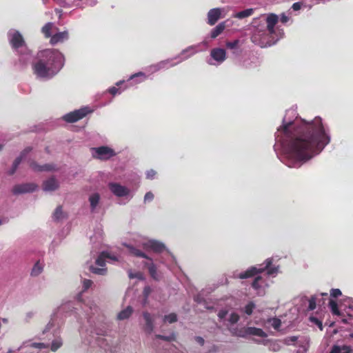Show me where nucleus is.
I'll return each mask as SVG.
<instances>
[{"label":"nucleus","instance_id":"nucleus-1","mask_svg":"<svg viewBox=\"0 0 353 353\" xmlns=\"http://www.w3.org/2000/svg\"><path fill=\"white\" fill-rule=\"evenodd\" d=\"M283 135L290 168L299 167L319 154L330 143V137L326 134L320 117L311 122L300 121L283 123L278 129Z\"/></svg>","mask_w":353,"mask_h":353},{"label":"nucleus","instance_id":"nucleus-2","mask_svg":"<svg viewBox=\"0 0 353 353\" xmlns=\"http://www.w3.org/2000/svg\"><path fill=\"white\" fill-rule=\"evenodd\" d=\"M63 66V57L55 49H45L37 52L32 63L33 73L39 78L50 79Z\"/></svg>","mask_w":353,"mask_h":353},{"label":"nucleus","instance_id":"nucleus-3","mask_svg":"<svg viewBox=\"0 0 353 353\" xmlns=\"http://www.w3.org/2000/svg\"><path fill=\"white\" fill-rule=\"evenodd\" d=\"M265 265L264 267L257 268L256 266H252L248 268L246 271L240 273L239 275V278L244 279L247 278L253 277L260 273L263 272L265 270H267V274L268 275H272L277 272L278 270L276 268L271 267L272 264V259H267L265 261Z\"/></svg>","mask_w":353,"mask_h":353},{"label":"nucleus","instance_id":"nucleus-4","mask_svg":"<svg viewBox=\"0 0 353 353\" xmlns=\"http://www.w3.org/2000/svg\"><path fill=\"white\" fill-rule=\"evenodd\" d=\"M273 34H270L267 29H256L252 37L251 41L254 44L259 46L261 48L267 47L271 45L270 41V36Z\"/></svg>","mask_w":353,"mask_h":353},{"label":"nucleus","instance_id":"nucleus-5","mask_svg":"<svg viewBox=\"0 0 353 353\" xmlns=\"http://www.w3.org/2000/svg\"><path fill=\"white\" fill-rule=\"evenodd\" d=\"M8 39L10 46L15 50L18 51L20 48L26 46L22 34L18 30H10L8 32Z\"/></svg>","mask_w":353,"mask_h":353},{"label":"nucleus","instance_id":"nucleus-6","mask_svg":"<svg viewBox=\"0 0 353 353\" xmlns=\"http://www.w3.org/2000/svg\"><path fill=\"white\" fill-rule=\"evenodd\" d=\"M90 111L87 108L74 110L63 116V120L68 123H74L85 117Z\"/></svg>","mask_w":353,"mask_h":353},{"label":"nucleus","instance_id":"nucleus-7","mask_svg":"<svg viewBox=\"0 0 353 353\" xmlns=\"http://www.w3.org/2000/svg\"><path fill=\"white\" fill-rule=\"evenodd\" d=\"M92 150L95 152V154L93 157L101 160H108L116 155L115 152L108 146L94 148Z\"/></svg>","mask_w":353,"mask_h":353},{"label":"nucleus","instance_id":"nucleus-8","mask_svg":"<svg viewBox=\"0 0 353 353\" xmlns=\"http://www.w3.org/2000/svg\"><path fill=\"white\" fill-rule=\"evenodd\" d=\"M37 185L33 183L19 184L14 186L12 192L14 194L32 192L37 189Z\"/></svg>","mask_w":353,"mask_h":353},{"label":"nucleus","instance_id":"nucleus-9","mask_svg":"<svg viewBox=\"0 0 353 353\" xmlns=\"http://www.w3.org/2000/svg\"><path fill=\"white\" fill-rule=\"evenodd\" d=\"M108 186L111 192L119 197L127 196L130 193L128 188L117 183H110Z\"/></svg>","mask_w":353,"mask_h":353},{"label":"nucleus","instance_id":"nucleus-10","mask_svg":"<svg viewBox=\"0 0 353 353\" xmlns=\"http://www.w3.org/2000/svg\"><path fill=\"white\" fill-rule=\"evenodd\" d=\"M222 10L219 8H212L208 12V23L214 26L221 17Z\"/></svg>","mask_w":353,"mask_h":353},{"label":"nucleus","instance_id":"nucleus-11","mask_svg":"<svg viewBox=\"0 0 353 353\" xmlns=\"http://www.w3.org/2000/svg\"><path fill=\"white\" fill-rule=\"evenodd\" d=\"M278 21L279 17L276 14L271 13L267 16L265 19V22L267 24L266 29L270 34H274L275 33L274 27L276 24L278 23Z\"/></svg>","mask_w":353,"mask_h":353},{"label":"nucleus","instance_id":"nucleus-12","mask_svg":"<svg viewBox=\"0 0 353 353\" xmlns=\"http://www.w3.org/2000/svg\"><path fill=\"white\" fill-rule=\"evenodd\" d=\"M31 150L32 148L30 147H28L21 152V155L14 160L12 168L8 171L9 175H12L14 174L19 165L21 163L22 159Z\"/></svg>","mask_w":353,"mask_h":353},{"label":"nucleus","instance_id":"nucleus-13","mask_svg":"<svg viewBox=\"0 0 353 353\" xmlns=\"http://www.w3.org/2000/svg\"><path fill=\"white\" fill-rule=\"evenodd\" d=\"M143 265L148 268L149 274L153 279L156 281L159 279V276L157 274V267L153 263L152 258H150V259H148L147 261L143 262Z\"/></svg>","mask_w":353,"mask_h":353},{"label":"nucleus","instance_id":"nucleus-14","mask_svg":"<svg viewBox=\"0 0 353 353\" xmlns=\"http://www.w3.org/2000/svg\"><path fill=\"white\" fill-rule=\"evenodd\" d=\"M211 57L216 61L222 63L226 59V52L223 48H214L210 52Z\"/></svg>","mask_w":353,"mask_h":353},{"label":"nucleus","instance_id":"nucleus-15","mask_svg":"<svg viewBox=\"0 0 353 353\" xmlns=\"http://www.w3.org/2000/svg\"><path fill=\"white\" fill-rule=\"evenodd\" d=\"M30 167L35 172L52 171L55 170V167L52 164L39 165L35 161L30 163Z\"/></svg>","mask_w":353,"mask_h":353},{"label":"nucleus","instance_id":"nucleus-16","mask_svg":"<svg viewBox=\"0 0 353 353\" xmlns=\"http://www.w3.org/2000/svg\"><path fill=\"white\" fill-rule=\"evenodd\" d=\"M68 31L56 33L51 37L50 43L54 46L58 43L63 42L68 39Z\"/></svg>","mask_w":353,"mask_h":353},{"label":"nucleus","instance_id":"nucleus-17","mask_svg":"<svg viewBox=\"0 0 353 353\" xmlns=\"http://www.w3.org/2000/svg\"><path fill=\"white\" fill-rule=\"evenodd\" d=\"M59 188V183L54 177L46 180L43 183V190L44 191H54Z\"/></svg>","mask_w":353,"mask_h":353},{"label":"nucleus","instance_id":"nucleus-18","mask_svg":"<svg viewBox=\"0 0 353 353\" xmlns=\"http://www.w3.org/2000/svg\"><path fill=\"white\" fill-rule=\"evenodd\" d=\"M145 246L157 253H161L165 248L164 244L157 241H150Z\"/></svg>","mask_w":353,"mask_h":353},{"label":"nucleus","instance_id":"nucleus-19","mask_svg":"<svg viewBox=\"0 0 353 353\" xmlns=\"http://www.w3.org/2000/svg\"><path fill=\"white\" fill-rule=\"evenodd\" d=\"M227 25L226 21H223L219 23L214 28H213L211 31L210 37L212 39L216 38L219 35H220L223 30L225 29Z\"/></svg>","mask_w":353,"mask_h":353},{"label":"nucleus","instance_id":"nucleus-20","mask_svg":"<svg viewBox=\"0 0 353 353\" xmlns=\"http://www.w3.org/2000/svg\"><path fill=\"white\" fill-rule=\"evenodd\" d=\"M105 259H112L114 260L116 259L115 257H112L109 253L103 252L97 259L96 264L101 267H104L105 265Z\"/></svg>","mask_w":353,"mask_h":353},{"label":"nucleus","instance_id":"nucleus-21","mask_svg":"<svg viewBox=\"0 0 353 353\" xmlns=\"http://www.w3.org/2000/svg\"><path fill=\"white\" fill-rule=\"evenodd\" d=\"M143 316L144 318V320L145 321V327L146 330L149 332H152L154 329V324H153V320L152 319V316L148 312H144L143 313Z\"/></svg>","mask_w":353,"mask_h":353},{"label":"nucleus","instance_id":"nucleus-22","mask_svg":"<svg viewBox=\"0 0 353 353\" xmlns=\"http://www.w3.org/2000/svg\"><path fill=\"white\" fill-rule=\"evenodd\" d=\"M133 309L131 306H128L125 309L121 310L117 316L119 320H125L128 319L132 314Z\"/></svg>","mask_w":353,"mask_h":353},{"label":"nucleus","instance_id":"nucleus-23","mask_svg":"<svg viewBox=\"0 0 353 353\" xmlns=\"http://www.w3.org/2000/svg\"><path fill=\"white\" fill-rule=\"evenodd\" d=\"M253 13H254V10L252 8H248V9H245L244 10H242V11L235 13L233 15V17L234 18L241 19H244V18L251 16Z\"/></svg>","mask_w":353,"mask_h":353},{"label":"nucleus","instance_id":"nucleus-24","mask_svg":"<svg viewBox=\"0 0 353 353\" xmlns=\"http://www.w3.org/2000/svg\"><path fill=\"white\" fill-rule=\"evenodd\" d=\"M128 248H129V250H130V252L131 254H132L135 256L146 259L147 260L150 259V257H149L147 254H145L141 250H140L136 248H134L132 246H128Z\"/></svg>","mask_w":353,"mask_h":353},{"label":"nucleus","instance_id":"nucleus-25","mask_svg":"<svg viewBox=\"0 0 353 353\" xmlns=\"http://www.w3.org/2000/svg\"><path fill=\"white\" fill-rule=\"evenodd\" d=\"M53 28V23L51 22H48L46 23L41 28V32L43 34L46 38H51L52 36L51 34V31Z\"/></svg>","mask_w":353,"mask_h":353},{"label":"nucleus","instance_id":"nucleus-26","mask_svg":"<svg viewBox=\"0 0 353 353\" xmlns=\"http://www.w3.org/2000/svg\"><path fill=\"white\" fill-rule=\"evenodd\" d=\"M351 349L349 346L334 345L330 353H350Z\"/></svg>","mask_w":353,"mask_h":353},{"label":"nucleus","instance_id":"nucleus-27","mask_svg":"<svg viewBox=\"0 0 353 353\" xmlns=\"http://www.w3.org/2000/svg\"><path fill=\"white\" fill-rule=\"evenodd\" d=\"M247 332L249 334L254 335V336H260V337H265V336H266V334L261 328L248 327Z\"/></svg>","mask_w":353,"mask_h":353},{"label":"nucleus","instance_id":"nucleus-28","mask_svg":"<svg viewBox=\"0 0 353 353\" xmlns=\"http://www.w3.org/2000/svg\"><path fill=\"white\" fill-rule=\"evenodd\" d=\"M265 283L264 279L261 276H256L254 281L252 283V287L256 290H259L261 288L263 284Z\"/></svg>","mask_w":353,"mask_h":353},{"label":"nucleus","instance_id":"nucleus-29","mask_svg":"<svg viewBox=\"0 0 353 353\" xmlns=\"http://www.w3.org/2000/svg\"><path fill=\"white\" fill-rule=\"evenodd\" d=\"M100 196L98 193L93 194L89 198L90 202V206L92 210L97 207L99 202Z\"/></svg>","mask_w":353,"mask_h":353},{"label":"nucleus","instance_id":"nucleus-30","mask_svg":"<svg viewBox=\"0 0 353 353\" xmlns=\"http://www.w3.org/2000/svg\"><path fill=\"white\" fill-rule=\"evenodd\" d=\"M64 213L62 210V207L61 205L58 206L53 214V219L55 221H60L63 219H64Z\"/></svg>","mask_w":353,"mask_h":353},{"label":"nucleus","instance_id":"nucleus-31","mask_svg":"<svg viewBox=\"0 0 353 353\" xmlns=\"http://www.w3.org/2000/svg\"><path fill=\"white\" fill-rule=\"evenodd\" d=\"M172 61V59H166L161 61L159 62L157 64L152 66L154 68V71H158L161 69L165 68L168 67V64L170 63V62Z\"/></svg>","mask_w":353,"mask_h":353},{"label":"nucleus","instance_id":"nucleus-32","mask_svg":"<svg viewBox=\"0 0 353 353\" xmlns=\"http://www.w3.org/2000/svg\"><path fill=\"white\" fill-rule=\"evenodd\" d=\"M43 270V266L39 263V262H37L34 267L32 268L31 275L36 276H38L39 274L41 273Z\"/></svg>","mask_w":353,"mask_h":353},{"label":"nucleus","instance_id":"nucleus-33","mask_svg":"<svg viewBox=\"0 0 353 353\" xmlns=\"http://www.w3.org/2000/svg\"><path fill=\"white\" fill-rule=\"evenodd\" d=\"M329 305L331 308V310H332V312L333 314L338 315V316L341 315V313L338 308L337 303L335 301L330 299L329 301Z\"/></svg>","mask_w":353,"mask_h":353},{"label":"nucleus","instance_id":"nucleus-34","mask_svg":"<svg viewBox=\"0 0 353 353\" xmlns=\"http://www.w3.org/2000/svg\"><path fill=\"white\" fill-rule=\"evenodd\" d=\"M155 337L157 339H161V340L168 341V342L174 341L176 340V336H175L174 333H172L170 336H163V335H161V334H157L155 336Z\"/></svg>","mask_w":353,"mask_h":353},{"label":"nucleus","instance_id":"nucleus-35","mask_svg":"<svg viewBox=\"0 0 353 353\" xmlns=\"http://www.w3.org/2000/svg\"><path fill=\"white\" fill-rule=\"evenodd\" d=\"M256 307V305L254 302H249L244 308V312L248 315H251L253 312L254 309Z\"/></svg>","mask_w":353,"mask_h":353},{"label":"nucleus","instance_id":"nucleus-36","mask_svg":"<svg viewBox=\"0 0 353 353\" xmlns=\"http://www.w3.org/2000/svg\"><path fill=\"white\" fill-rule=\"evenodd\" d=\"M163 321L165 322H168L169 323H175L177 321V316L175 313H170L164 316Z\"/></svg>","mask_w":353,"mask_h":353},{"label":"nucleus","instance_id":"nucleus-37","mask_svg":"<svg viewBox=\"0 0 353 353\" xmlns=\"http://www.w3.org/2000/svg\"><path fill=\"white\" fill-rule=\"evenodd\" d=\"M90 271L94 273V274H99V275H105L107 272V269L106 268H95V267H93V266H91L90 267Z\"/></svg>","mask_w":353,"mask_h":353},{"label":"nucleus","instance_id":"nucleus-38","mask_svg":"<svg viewBox=\"0 0 353 353\" xmlns=\"http://www.w3.org/2000/svg\"><path fill=\"white\" fill-rule=\"evenodd\" d=\"M268 322L270 323L271 325L275 329V330H278L281 325V321L278 318H272V319H270L268 320Z\"/></svg>","mask_w":353,"mask_h":353},{"label":"nucleus","instance_id":"nucleus-39","mask_svg":"<svg viewBox=\"0 0 353 353\" xmlns=\"http://www.w3.org/2000/svg\"><path fill=\"white\" fill-rule=\"evenodd\" d=\"M128 276L131 279L136 278V279H138L139 280H143L144 279L143 274L141 272H137L133 273L131 271H129L128 272Z\"/></svg>","mask_w":353,"mask_h":353},{"label":"nucleus","instance_id":"nucleus-40","mask_svg":"<svg viewBox=\"0 0 353 353\" xmlns=\"http://www.w3.org/2000/svg\"><path fill=\"white\" fill-rule=\"evenodd\" d=\"M62 345L61 340H54L51 344V350L56 352Z\"/></svg>","mask_w":353,"mask_h":353},{"label":"nucleus","instance_id":"nucleus-41","mask_svg":"<svg viewBox=\"0 0 353 353\" xmlns=\"http://www.w3.org/2000/svg\"><path fill=\"white\" fill-rule=\"evenodd\" d=\"M239 43V41L238 39H236L232 41L226 42L225 46L229 49H234L237 47Z\"/></svg>","mask_w":353,"mask_h":353},{"label":"nucleus","instance_id":"nucleus-42","mask_svg":"<svg viewBox=\"0 0 353 353\" xmlns=\"http://www.w3.org/2000/svg\"><path fill=\"white\" fill-rule=\"evenodd\" d=\"M239 320V316L238 314H236L235 312H232L230 314V318H229V321L232 324H234V323H237Z\"/></svg>","mask_w":353,"mask_h":353},{"label":"nucleus","instance_id":"nucleus-43","mask_svg":"<svg viewBox=\"0 0 353 353\" xmlns=\"http://www.w3.org/2000/svg\"><path fill=\"white\" fill-rule=\"evenodd\" d=\"M316 299L314 296H312L309 300V305H308V310H314L316 308Z\"/></svg>","mask_w":353,"mask_h":353},{"label":"nucleus","instance_id":"nucleus-44","mask_svg":"<svg viewBox=\"0 0 353 353\" xmlns=\"http://www.w3.org/2000/svg\"><path fill=\"white\" fill-rule=\"evenodd\" d=\"M93 282L92 280L90 279H84L83 281V291H86L88 290L92 285Z\"/></svg>","mask_w":353,"mask_h":353},{"label":"nucleus","instance_id":"nucleus-45","mask_svg":"<svg viewBox=\"0 0 353 353\" xmlns=\"http://www.w3.org/2000/svg\"><path fill=\"white\" fill-rule=\"evenodd\" d=\"M137 77H142V79L141 81H142L145 79L146 76H145V74L143 72H137V73H135V74H132L130 77L129 80H132V79H134V78H137Z\"/></svg>","mask_w":353,"mask_h":353},{"label":"nucleus","instance_id":"nucleus-46","mask_svg":"<svg viewBox=\"0 0 353 353\" xmlns=\"http://www.w3.org/2000/svg\"><path fill=\"white\" fill-rule=\"evenodd\" d=\"M30 347H34V348H38V349H44V348L48 347V345H46L43 343H32L30 345Z\"/></svg>","mask_w":353,"mask_h":353},{"label":"nucleus","instance_id":"nucleus-47","mask_svg":"<svg viewBox=\"0 0 353 353\" xmlns=\"http://www.w3.org/2000/svg\"><path fill=\"white\" fill-rule=\"evenodd\" d=\"M341 291L339 289H332L330 292L331 296L334 298H337L338 296L341 295Z\"/></svg>","mask_w":353,"mask_h":353},{"label":"nucleus","instance_id":"nucleus-48","mask_svg":"<svg viewBox=\"0 0 353 353\" xmlns=\"http://www.w3.org/2000/svg\"><path fill=\"white\" fill-rule=\"evenodd\" d=\"M152 292V289L150 286H145L144 288H143V297L145 298H148V296H150V294H151Z\"/></svg>","mask_w":353,"mask_h":353},{"label":"nucleus","instance_id":"nucleus-49","mask_svg":"<svg viewBox=\"0 0 353 353\" xmlns=\"http://www.w3.org/2000/svg\"><path fill=\"white\" fill-rule=\"evenodd\" d=\"M153 199H154V194L152 192H148L145 194V196H144L145 202L151 201Z\"/></svg>","mask_w":353,"mask_h":353},{"label":"nucleus","instance_id":"nucleus-50","mask_svg":"<svg viewBox=\"0 0 353 353\" xmlns=\"http://www.w3.org/2000/svg\"><path fill=\"white\" fill-rule=\"evenodd\" d=\"M303 5V3L302 2H295L292 4V8L294 10V11H297V10H299L301 8V6Z\"/></svg>","mask_w":353,"mask_h":353},{"label":"nucleus","instance_id":"nucleus-51","mask_svg":"<svg viewBox=\"0 0 353 353\" xmlns=\"http://www.w3.org/2000/svg\"><path fill=\"white\" fill-rule=\"evenodd\" d=\"M156 174H157V172L154 170H148L146 173V177H147V179H152L154 177Z\"/></svg>","mask_w":353,"mask_h":353},{"label":"nucleus","instance_id":"nucleus-52","mask_svg":"<svg viewBox=\"0 0 353 353\" xmlns=\"http://www.w3.org/2000/svg\"><path fill=\"white\" fill-rule=\"evenodd\" d=\"M194 340L201 346L205 343V340L201 336H195Z\"/></svg>","mask_w":353,"mask_h":353},{"label":"nucleus","instance_id":"nucleus-53","mask_svg":"<svg viewBox=\"0 0 353 353\" xmlns=\"http://www.w3.org/2000/svg\"><path fill=\"white\" fill-rule=\"evenodd\" d=\"M109 92L112 95H115L117 93H120L119 89L116 87H112L109 89Z\"/></svg>","mask_w":353,"mask_h":353},{"label":"nucleus","instance_id":"nucleus-54","mask_svg":"<svg viewBox=\"0 0 353 353\" xmlns=\"http://www.w3.org/2000/svg\"><path fill=\"white\" fill-rule=\"evenodd\" d=\"M311 321L314 322L316 325H318L320 330H323L322 323L319 320H318L316 318L312 317Z\"/></svg>","mask_w":353,"mask_h":353},{"label":"nucleus","instance_id":"nucleus-55","mask_svg":"<svg viewBox=\"0 0 353 353\" xmlns=\"http://www.w3.org/2000/svg\"><path fill=\"white\" fill-rule=\"evenodd\" d=\"M52 326H53V323L49 322L48 323V325H46V328L44 329V330L43 331V333L44 334V333L47 332L48 331H49Z\"/></svg>","mask_w":353,"mask_h":353},{"label":"nucleus","instance_id":"nucleus-56","mask_svg":"<svg viewBox=\"0 0 353 353\" xmlns=\"http://www.w3.org/2000/svg\"><path fill=\"white\" fill-rule=\"evenodd\" d=\"M288 19H289V18H288L286 15H285L284 14H282V16H281V21L282 23H284L288 22Z\"/></svg>","mask_w":353,"mask_h":353},{"label":"nucleus","instance_id":"nucleus-57","mask_svg":"<svg viewBox=\"0 0 353 353\" xmlns=\"http://www.w3.org/2000/svg\"><path fill=\"white\" fill-rule=\"evenodd\" d=\"M226 314H227V312H226V311H220V312H219L218 316H219V317L220 319H223V318L225 316Z\"/></svg>","mask_w":353,"mask_h":353},{"label":"nucleus","instance_id":"nucleus-58","mask_svg":"<svg viewBox=\"0 0 353 353\" xmlns=\"http://www.w3.org/2000/svg\"><path fill=\"white\" fill-rule=\"evenodd\" d=\"M297 341V337L296 336H292L290 337V341L292 342H296Z\"/></svg>","mask_w":353,"mask_h":353},{"label":"nucleus","instance_id":"nucleus-59","mask_svg":"<svg viewBox=\"0 0 353 353\" xmlns=\"http://www.w3.org/2000/svg\"><path fill=\"white\" fill-rule=\"evenodd\" d=\"M148 298H145L144 297L143 301V305H145L148 303Z\"/></svg>","mask_w":353,"mask_h":353},{"label":"nucleus","instance_id":"nucleus-60","mask_svg":"<svg viewBox=\"0 0 353 353\" xmlns=\"http://www.w3.org/2000/svg\"><path fill=\"white\" fill-rule=\"evenodd\" d=\"M32 316H33V314H32V312H30V313L27 314V316H28V318H32Z\"/></svg>","mask_w":353,"mask_h":353},{"label":"nucleus","instance_id":"nucleus-61","mask_svg":"<svg viewBox=\"0 0 353 353\" xmlns=\"http://www.w3.org/2000/svg\"><path fill=\"white\" fill-rule=\"evenodd\" d=\"M322 296H327V293H322Z\"/></svg>","mask_w":353,"mask_h":353},{"label":"nucleus","instance_id":"nucleus-62","mask_svg":"<svg viewBox=\"0 0 353 353\" xmlns=\"http://www.w3.org/2000/svg\"><path fill=\"white\" fill-rule=\"evenodd\" d=\"M3 148V145L0 144V151L2 150Z\"/></svg>","mask_w":353,"mask_h":353},{"label":"nucleus","instance_id":"nucleus-63","mask_svg":"<svg viewBox=\"0 0 353 353\" xmlns=\"http://www.w3.org/2000/svg\"><path fill=\"white\" fill-rule=\"evenodd\" d=\"M176 65V63H172L170 65H171V66H174V65Z\"/></svg>","mask_w":353,"mask_h":353},{"label":"nucleus","instance_id":"nucleus-64","mask_svg":"<svg viewBox=\"0 0 353 353\" xmlns=\"http://www.w3.org/2000/svg\"><path fill=\"white\" fill-rule=\"evenodd\" d=\"M1 223H2V221H1V220L0 219V225H1Z\"/></svg>","mask_w":353,"mask_h":353}]
</instances>
